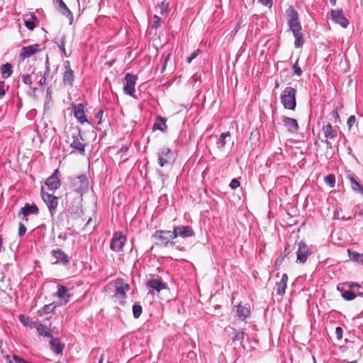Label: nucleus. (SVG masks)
<instances>
[{"label":"nucleus","instance_id":"obj_56","mask_svg":"<svg viewBox=\"0 0 363 363\" xmlns=\"http://www.w3.org/2000/svg\"><path fill=\"white\" fill-rule=\"evenodd\" d=\"M170 56H171V54H170V53H169V54L166 56V57L164 58V64H163V65H162V68H161V72H163L165 70L166 67H167V61L169 60V59Z\"/></svg>","mask_w":363,"mask_h":363},{"label":"nucleus","instance_id":"obj_7","mask_svg":"<svg viewBox=\"0 0 363 363\" xmlns=\"http://www.w3.org/2000/svg\"><path fill=\"white\" fill-rule=\"evenodd\" d=\"M127 241V238L123 235L122 232L117 231L113 234L111 238L110 248L116 252L123 251V247Z\"/></svg>","mask_w":363,"mask_h":363},{"label":"nucleus","instance_id":"obj_29","mask_svg":"<svg viewBox=\"0 0 363 363\" xmlns=\"http://www.w3.org/2000/svg\"><path fill=\"white\" fill-rule=\"evenodd\" d=\"M323 131L325 137L328 139H333L337 135L330 123H328L327 125H324L323 127Z\"/></svg>","mask_w":363,"mask_h":363},{"label":"nucleus","instance_id":"obj_5","mask_svg":"<svg viewBox=\"0 0 363 363\" xmlns=\"http://www.w3.org/2000/svg\"><path fill=\"white\" fill-rule=\"evenodd\" d=\"M73 191L82 196L88 191L89 181L85 174H82L73 179L72 182Z\"/></svg>","mask_w":363,"mask_h":363},{"label":"nucleus","instance_id":"obj_25","mask_svg":"<svg viewBox=\"0 0 363 363\" xmlns=\"http://www.w3.org/2000/svg\"><path fill=\"white\" fill-rule=\"evenodd\" d=\"M288 275L284 273L281 276L280 281L277 283V294L279 296H282L285 294L286 288L287 286Z\"/></svg>","mask_w":363,"mask_h":363},{"label":"nucleus","instance_id":"obj_64","mask_svg":"<svg viewBox=\"0 0 363 363\" xmlns=\"http://www.w3.org/2000/svg\"><path fill=\"white\" fill-rule=\"evenodd\" d=\"M50 65L46 66L43 76H45V77H47L50 74Z\"/></svg>","mask_w":363,"mask_h":363},{"label":"nucleus","instance_id":"obj_9","mask_svg":"<svg viewBox=\"0 0 363 363\" xmlns=\"http://www.w3.org/2000/svg\"><path fill=\"white\" fill-rule=\"evenodd\" d=\"M65 72L62 76V83L65 86L72 87L74 81V72L72 69L70 62L66 60L63 63Z\"/></svg>","mask_w":363,"mask_h":363},{"label":"nucleus","instance_id":"obj_37","mask_svg":"<svg viewBox=\"0 0 363 363\" xmlns=\"http://www.w3.org/2000/svg\"><path fill=\"white\" fill-rule=\"evenodd\" d=\"M57 306L58 304L55 302L45 305L39 312L40 313V315L52 313Z\"/></svg>","mask_w":363,"mask_h":363},{"label":"nucleus","instance_id":"obj_42","mask_svg":"<svg viewBox=\"0 0 363 363\" xmlns=\"http://www.w3.org/2000/svg\"><path fill=\"white\" fill-rule=\"evenodd\" d=\"M331 20L335 23L340 24V10L331 11Z\"/></svg>","mask_w":363,"mask_h":363},{"label":"nucleus","instance_id":"obj_33","mask_svg":"<svg viewBox=\"0 0 363 363\" xmlns=\"http://www.w3.org/2000/svg\"><path fill=\"white\" fill-rule=\"evenodd\" d=\"M19 321L24 325L29 327L30 328H35L37 323L33 321L28 316H26L24 315H19Z\"/></svg>","mask_w":363,"mask_h":363},{"label":"nucleus","instance_id":"obj_19","mask_svg":"<svg viewBox=\"0 0 363 363\" xmlns=\"http://www.w3.org/2000/svg\"><path fill=\"white\" fill-rule=\"evenodd\" d=\"M57 289V291L54 294V296L60 300L61 304H67L69 301L70 298L67 288L63 285L58 284Z\"/></svg>","mask_w":363,"mask_h":363},{"label":"nucleus","instance_id":"obj_28","mask_svg":"<svg viewBox=\"0 0 363 363\" xmlns=\"http://www.w3.org/2000/svg\"><path fill=\"white\" fill-rule=\"evenodd\" d=\"M347 253L350 260L357 263H360L363 265V254L354 252L350 249L347 250Z\"/></svg>","mask_w":363,"mask_h":363},{"label":"nucleus","instance_id":"obj_6","mask_svg":"<svg viewBox=\"0 0 363 363\" xmlns=\"http://www.w3.org/2000/svg\"><path fill=\"white\" fill-rule=\"evenodd\" d=\"M174 162V152L168 147H162L158 152V164L160 167L172 164Z\"/></svg>","mask_w":363,"mask_h":363},{"label":"nucleus","instance_id":"obj_53","mask_svg":"<svg viewBox=\"0 0 363 363\" xmlns=\"http://www.w3.org/2000/svg\"><path fill=\"white\" fill-rule=\"evenodd\" d=\"M240 182L236 179H233L230 183V187L232 189H237L238 186H240Z\"/></svg>","mask_w":363,"mask_h":363},{"label":"nucleus","instance_id":"obj_46","mask_svg":"<svg viewBox=\"0 0 363 363\" xmlns=\"http://www.w3.org/2000/svg\"><path fill=\"white\" fill-rule=\"evenodd\" d=\"M160 8V13L161 15H164V13H167L168 12L169 9V4L166 1H162L160 5L159 6Z\"/></svg>","mask_w":363,"mask_h":363},{"label":"nucleus","instance_id":"obj_16","mask_svg":"<svg viewBox=\"0 0 363 363\" xmlns=\"http://www.w3.org/2000/svg\"><path fill=\"white\" fill-rule=\"evenodd\" d=\"M345 172H346V177L350 182V186H351L352 189L354 191H355L358 194H360L362 196H363V186L357 180L356 175L353 172H352L350 170H345Z\"/></svg>","mask_w":363,"mask_h":363},{"label":"nucleus","instance_id":"obj_3","mask_svg":"<svg viewBox=\"0 0 363 363\" xmlns=\"http://www.w3.org/2000/svg\"><path fill=\"white\" fill-rule=\"evenodd\" d=\"M345 285H347L348 290L342 291V298L346 301L354 300L357 296H363V288L357 283L350 282L345 283Z\"/></svg>","mask_w":363,"mask_h":363},{"label":"nucleus","instance_id":"obj_62","mask_svg":"<svg viewBox=\"0 0 363 363\" xmlns=\"http://www.w3.org/2000/svg\"><path fill=\"white\" fill-rule=\"evenodd\" d=\"M46 79L45 76H43V77L40 79L39 84L40 86H43L46 83Z\"/></svg>","mask_w":363,"mask_h":363},{"label":"nucleus","instance_id":"obj_11","mask_svg":"<svg viewBox=\"0 0 363 363\" xmlns=\"http://www.w3.org/2000/svg\"><path fill=\"white\" fill-rule=\"evenodd\" d=\"M39 209L35 203L30 204L26 203L18 213V217L22 220L28 221V216L30 215H38Z\"/></svg>","mask_w":363,"mask_h":363},{"label":"nucleus","instance_id":"obj_14","mask_svg":"<svg viewBox=\"0 0 363 363\" xmlns=\"http://www.w3.org/2000/svg\"><path fill=\"white\" fill-rule=\"evenodd\" d=\"M174 238L182 237L183 238L193 237L195 233L193 228L189 225L174 226L173 229Z\"/></svg>","mask_w":363,"mask_h":363},{"label":"nucleus","instance_id":"obj_43","mask_svg":"<svg viewBox=\"0 0 363 363\" xmlns=\"http://www.w3.org/2000/svg\"><path fill=\"white\" fill-rule=\"evenodd\" d=\"M6 358L8 361V363H28L27 361H26L24 359L21 358L18 355H13L12 359H9V356L6 355Z\"/></svg>","mask_w":363,"mask_h":363},{"label":"nucleus","instance_id":"obj_32","mask_svg":"<svg viewBox=\"0 0 363 363\" xmlns=\"http://www.w3.org/2000/svg\"><path fill=\"white\" fill-rule=\"evenodd\" d=\"M236 314L239 318L245 319L250 316V311L242 305H238L237 306Z\"/></svg>","mask_w":363,"mask_h":363},{"label":"nucleus","instance_id":"obj_39","mask_svg":"<svg viewBox=\"0 0 363 363\" xmlns=\"http://www.w3.org/2000/svg\"><path fill=\"white\" fill-rule=\"evenodd\" d=\"M65 42H66V36L63 35L61 36L59 43H57V46L59 49L61 50L63 55L65 57H68L69 55L67 54V51L65 49Z\"/></svg>","mask_w":363,"mask_h":363},{"label":"nucleus","instance_id":"obj_17","mask_svg":"<svg viewBox=\"0 0 363 363\" xmlns=\"http://www.w3.org/2000/svg\"><path fill=\"white\" fill-rule=\"evenodd\" d=\"M53 3L57 5V9L60 13L69 18V25H72L74 21V16L72 11L67 6L62 0H52Z\"/></svg>","mask_w":363,"mask_h":363},{"label":"nucleus","instance_id":"obj_59","mask_svg":"<svg viewBox=\"0 0 363 363\" xmlns=\"http://www.w3.org/2000/svg\"><path fill=\"white\" fill-rule=\"evenodd\" d=\"M349 25V21L342 14V27L347 28Z\"/></svg>","mask_w":363,"mask_h":363},{"label":"nucleus","instance_id":"obj_31","mask_svg":"<svg viewBox=\"0 0 363 363\" xmlns=\"http://www.w3.org/2000/svg\"><path fill=\"white\" fill-rule=\"evenodd\" d=\"M293 35L295 38L294 46L296 48L302 47L304 43L303 33H301V30H298V31L292 32Z\"/></svg>","mask_w":363,"mask_h":363},{"label":"nucleus","instance_id":"obj_24","mask_svg":"<svg viewBox=\"0 0 363 363\" xmlns=\"http://www.w3.org/2000/svg\"><path fill=\"white\" fill-rule=\"evenodd\" d=\"M147 287L160 292L162 290L167 289V284L162 281L160 279H152L147 283Z\"/></svg>","mask_w":363,"mask_h":363},{"label":"nucleus","instance_id":"obj_60","mask_svg":"<svg viewBox=\"0 0 363 363\" xmlns=\"http://www.w3.org/2000/svg\"><path fill=\"white\" fill-rule=\"evenodd\" d=\"M4 82H0V98H2L3 96H4V95L6 94L4 88Z\"/></svg>","mask_w":363,"mask_h":363},{"label":"nucleus","instance_id":"obj_26","mask_svg":"<svg viewBox=\"0 0 363 363\" xmlns=\"http://www.w3.org/2000/svg\"><path fill=\"white\" fill-rule=\"evenodd\" d=\"M50 345L52 351L55 354H61L65 347L57 337L51 339L50 341Z\"/></svg>","mask_w":363,"mask_h":363},{"label":"nucleus","instance_id":"obj_54","mask_svg":"<svg viewBox=\"0 0 363 363\" xmlns=\"http://www.w3.org/2000/svg\"><path fill=\"white\" fill-rule=\"evenodd\" d=\"M104 116V111L100 110L96 113V118L98 120V123L100 124L101 123V119Z\"/></svg>","mask_w":363,"mask_h":363},{"label":"nucleus","instance_id":"obj_4","mask_svg":"<svg viewBox=\"0 0 363 363\" xmlns=\"http://www.w3.org/2000/svg\"><path fill=\"white\" fill-rule=\"evenodd\" d=\"M152 237L159 242L157 245L164 247H167L169 243L172 245L174 244V242H171V240L175 239L173 230H157L153 233Z\"/></svg>","mask_w":363,"mask_h":363},{"label":"nucleus","instance_id":"obj_8","mask_svg":"<svg viewBox=\"0 0 363 363\" xmlns=\"http://www.w3.org/2000/svg\"><path fill=\"white\" fill-rule=\"evenodd\" d=\"M41 196L44 202L46 203L50 215L53 216L56 213V210L58 206L57 197L45 192L43 188L41 189Z\"/></svg>","mask_w":363,"mask_h":363},{"label":"nucleus","instance_id":"obj_40","mask_svg":"<svg viewBox=\"0 0 363 363\" xmlns=\"http://www.w3.org/2000/svg\"><path fill=\"white\" fill-rule=\"evenodd\" d=\"M143 312V308L140 304L135 303L133 306V314L135 318H138Z\"/></svg>","mask_w":363,"mask_h":363},{"label":"nucleus","instance_id":"obj_1","mask_svg":"<svg viewBox=\"0 0 363 363\" xmlns=\"http://www.w3.org/2000/svg\"><path fill=\"white\" fill-rule=\"evenodd\" d=\"M296 89L291 86H287L281 95V102L284 108L294 111L296 107Z\"/></svg>","mask_w":363,"mask_h":363},{"label":"nucleus","instance_id":"obj_2","mask_svg":"<svg viewBox=\"0 0 363 363\" xmlns=\"http://www.w3.org/2000/svg\"><path fill=\"white\" fill-rule=\"evenodd\" d=\"M114 294L113 296L119 301L121 305H124L127 298L126 292L130 290V285L122 278H118L114 281Z\"/></svg>","mask_w":363,"mask_h":363},{"label":"nucleus","instance_id":"obj_50","mask_svg":"<svg viewBox=\"0 0 363 363\" xmlns=\"http://www.w3.org/2000/svg\"><path fill=\"white\" fill-rule=\"evenodd\" d=\"M26 232V228L25 227V225L23 223H18V236L21 237V236L24 235Z\"/></svg>","mask_w":363,"mask_h":363},{"label":"nucleus","instance_id":"obj_45","mask_svg":"<svg viewBox=\"0 0 363 363\" xmlns=\"http://www.w3.org/2000/svg\"><path fill=\"white\" fill-rule=\"evenodd\" d=\"M325 183L330 187H334L335 184V177L334 174H329L325 178Z\"/></svg>","mask_w":363,"mask_h":363},{"label":"nucleus","instance_id":"obj_44","mask_svg":"<svg viewBox=\"0 0 363 363\" xmlns=\"http://www.w3.org/2000/svg\"><path fill=\"white\" fill-rule=\"evenodd\" d=\"M245 337V333L243 331H236L235 334V337L233 338V342H242Z\"/></svg>","mask_w":363,"mask_h":363},{"label":"nucleus","instance_id":"obj_23","mask_svg":"<svg viewBox=\"0 0 363 363\" xmlns=\"http://www.w3.org/2000/svg\"><path fill=\"white\" fill-rule=\"evenodd\" d=\"M74 117L81 123L88 122L84 114V106L82 104H78L73 106Z\"/></svg>","mask_w":363,"mask_h":363},{"label":"nucleus","instance_id":"obj_55","mask_svg":"<svg viewBox=\"0 0 363 363\" xmlns=\"http://www.w3.org/2000/svg\"><path fill=\"white\" fill-rule=\"evenodd\" d=\"M170 56H171V54H170V53H169V54L166 56V57L164 58V64H163V65H162V68H161V72H163L165 70L166 67H167V61L169 60V59Z\"/></svg>","mask_w":363,"mask_h":363},{"label":"nucleus","instance_id":"obj_13","mask_svg":"<svg viewBox=\"0 0 363 363\" xmlns=\"http://www.w3.org/2000/svg\"><path fill=\"white\" fill-rule=\"evenodd\" d=\"M298 250L296 252L297 262L303 264L306 262L309 255H311L312 251L308 246L303 241L298 243Z\"/></svg>","mask_w":363,"mask_h":363},{"label":"nucleus","instance_id":"obj_58","mask_svg":"<svg viewBox=\"0 0 363 363\" xmlns=\"http://www.w3.org/2000/svg\"><path fill=\"white\" fill-rule=\"evenodd\" d=\"M67 238L68 236L66 232H62L58 235V239L62 240V241H65Z\"/></svg>","mask_w":363,"mask_h":363},{"label":"nucleus","instance_id":"obj_20","mask_svg":"<svg viewBox=\"0 0 363 363\" xmlns=\"http://www.w3.org/2000/svg\"><path fill=\"white\" fill-rule=\"evenodd\" d=\"M41 50L40 45L38 44H34L32 45L23 47L21 49V52L20 54V57L21 59L24 60L26 58L30 57L34 54Z\"/></svg>","mask_w":363,"mask_h":363},{"label":"nucleus","instance_id":"obj_22","mask_svg":"<svg viewBox=\"0 0 363 363\" xmlns=\"http://www.w3.org/2000/svg\"><path fill=\"white\" fill-rule=\"evenodd\" d=\"M282 122L284 126L287 128L288 131L290 133H296L299 128L298 122L294 118L283 116Z\"/></svg>","mask_w":363,"mask_h":363},{"label":"nucleus","instance_id":"obj_35","mask_svg":"<svg viewBox=\"0 0 363 363\" xmlns=\"http://www.w3.org/2000/svg\"><path fill=\"white\" fill-rule=\"evenodd\" d=\"M287 24L289 27V30L291 32L298 31V30H302L301 25L298 19L296 20H288Z\"/></svg>","mask_w":363,"mask_h":363},{"label":"nucleus","instance_id":"obj_41","mask_svg":"<svg viewBox=\"0 0 363 363\" xmlns=\"http://www.w3.org/2000/svg\"><path fill=\"white\" fill-rule=\"evenodd\" d=\"M331 242L336 245H339L340 240V233L338 230H333L330 234Z\"/></svg>","mask_w":363,"mask_h":363},{"label":"nucleus","instance_id":"obj_63","mask_svg":"<svg viewBox=\"0 0 363 363\" xmlns=\"http://www.w3.org/2000/svg\"><path fill=\"white\" fill-rule=\"evenodd\" d=\"M332 116L333 117L335 118H338L340 116H339V114H338V111H337V108H336L333 112H332Z\"/></svg>","mask_w":363,"mask_h":363},{"label":"nucleus","instance_id":"obj_38","mask_svg":"<svg viewBox=\"0 0 363 363\" xmlns=\"http://www.w3.org/2000/svg\"><path fill=\"white\" fill-rule=\"evenodd\" d=\"M286 18L288 20H296L298 18V13L295 9L291 6L286 11Z\"/></svg>","mask_w":363,"mask_h":363},{"label":"nucleus","instance_id":"obj_15","mask_svg":"<svg viewBox=\"0 0 363 363\" xmlns=\"http://www.w3.org/2000/svg\"><path fill=\"white\" fill-rule=\"evenodd\" d=\"M60 173L58 169H55L52 174L45 181V185L50 191H56L60 186Z\"/></svg>","mask_w":363,"mask_h":363},{"label":"nucleus","instance_id":"obj_12","mask_svg":"<svg viewBox=\"0 0 363 363\" xmlns=\"http://www.w3.org/2000/svg\"><path fill=\"white\" fill-rule=\"evenodd\" d=\"M51 255L55 259L54 264H62L68 267L70 264V257L61 249L52 250Z\"/></svg>","mask_w":363,"mask_h":363},{"label":"nucleus","instance_id":"obj_21","mask_svg":"<svg viewBox=\"0 0 363 363\" xmlns=\"http://www.w3.org/2000/svg\"><path fill=\"white\" fill-rule=\"evenodd\" d=\"M24 25L28 30H33L38 20L33 12H29L23 16Z\"/></svg>","mask_w":363,"mask_h":363},{"label":"nucleus","instance_id":"obj_52","mask_svg":"<svg viewBox=\"0 0 363 363\" xmlns=\"http://www.w3.org/2000/svg\"><path fill=\"white\" fill-rule=\"evenodd\" d=\"M160 22H161V18L158 16L155 15L152 28H155V29L158 28L160 26Z\"/></svg>","mask_w":363,"mask_h":363},{"label":"nucleus","instance_id":"obj_48","mask_svg":"<svg viewBox=\"0 0 363 363\" xmlns=\"http://www.w3.org/2000/svg\"><path fill=\"white\" fill-rule=\"evenodd\" d=\"M294 74L301 76L302 74L301 68L298 65V61L293 66Z\"/></svg>","mask_w":363,"mask_h":363},{"label":"nucleus","instance_id":"obj_61","mask_svg":"<svg viewBox=\"0 0 363 363\" xmlns=\"http://www.w3.org/2000/svg\"><path fill=\"white\" fill-rule=\"evenodd\" d=\"M333 218L335 220H337L339 218V212L337 208H335L333 211Z\"/></svg>","mask_w":363,"mask_h":363},{"label":"nucleus","instance_id":"obj_51","mask_svg":"<svg viewBox=\"0 0 363 363\" xmlns=\"http://www.w3.org/2000/svg\"><path fill=\"white\" fill-rule=\"evenodd\" d=\"M22 79H23V82L25 84H27L29 86L32 84L31 75H30V74L23 75Z\"/></svg>","mask_w":363,"mask_h":363},{"label":"nucleus","instance_id":"obj_36","mask_svg":"<svg viewBox=\"0 0 363 363\" xmlns=\"http://www.w3.org/2000/svg\"><path fill=\"white\" fill-rule=\"evenodd\" d=\"M166 128V119L161 116L158 117L157 121L153 125V129L164 131Z\"/></svg>","mask_w":363,"mask_h":363},{"label":"nucleus","instance_id":"obj_10","mask_svg":"<svg viewBox=\"0 0 363 363\" xmlns=\"http://www.w3.org/2000/svg\"><path fill=\"white\" fill-rule=\"evenodd\" d=\"M138 80L137 75L126 73L125 76V83L123 86V92L129 96H134V93L135 91V86L136 84V82Z\"/></svg>","mask_w":363,"mask_h":363},{"label":"nucleus","instance_id":"obj_49","mask_svg":"<svg viewBox=\"0 0 363 363\" xmlns=\"http://www.w3.org/2000/svg\"><path fill=\"white\" fill-rule=\"evenodd\" d=\"M199 52H200V50H199V49H198V50H195L194 52H193L190 55V56H189V57L186 58V62H187V63H189H189H191V62H192V60H193L194 59H195V58L198 56V55H199Z\"/></svg>","mask_w":363,"mask_h":363},{"label":"nucleus","instance_id":"obj_34","mask_svg":"<svg viewBox=\"0 0 363 363\" xmlns=\"http://www.w3.org/2000/svg\"><path fill=\"white\" fill-rule=\"evenodd\" d=\"M1 72L2 74V77L4 79H7L11 77L12 74V66L10 63H6L3 65L1 67Z\"/></svg>","mask_w":363,"mask_h":363},{"label":"nucleus","instance_id":"obj_57","mask_svg":"<svg viewBox=\"0 0 363 363\" xmlns=\"http://www.w3.org/2000/svg\"><path fill=\"white\" fill-rule=\"evenodd\" d=\"M259 1L264 6L271 7L272 5V0H259Z\"/></svg>","mask_w":363,"mask_h":363},{"label":"nucleus","instance_id":"obj_30","mask_svg":"<svg viewBox=\"0 0 363 363\" xmlns=\"http://www.w3.org/2000/svg\"><path fill=\"white\" fill-rule=\"evenodd\" d=\"M230 136V133L228 131L221 133V135L217 139V141H216V146L219 150H223V148L225 147V146L226 145L225 139Z\"/></svg>","mask_w":363,"mask_h":363},{"label":"nucleus","instance_id":"obj_47","mask_svg":"<svg viewBox=\"0 0 363 363\" xmlns=\"http://www.w3.org/2000/svg\"><path fill=\"white\" fill-rule=\"evenodd\" d=\"M355 123H356V118H355V116H350L348 118L347 121V125L348 127V129L351 130V128L355 124Z\"/></svg>","mask_w":363,"mask_h":363},{"label":"nucleus","instance_id":"obj_27","mask_svg":"<svg viewBox=\"0 0 363 363\" xmlns=\"http://www.w3.org/2000/svg\"><path fill=\"white\" fill-rule=\"evenodd\" d=\"M35 328L39 336L52 337L51 330L47 325L43 323H38Z\"/></svg>","mask_w":363,"mask_h":363},{"label":"nucleus","instance_id":"obj_18","mask_svg":"<svg viewBox=\"0 0 363 363\" xmlns=\"http://www.w3.org/2000/svg\"><path fill=\"white\" fill-rule=\"evenodd\" d=\"M72 143L70 146L73 149L78 150L80 153H84L85 151V145L83 143V138L79 131L72 134Z\"/></svg>","mask_w":363,"mask_h":363}]
</instances>
